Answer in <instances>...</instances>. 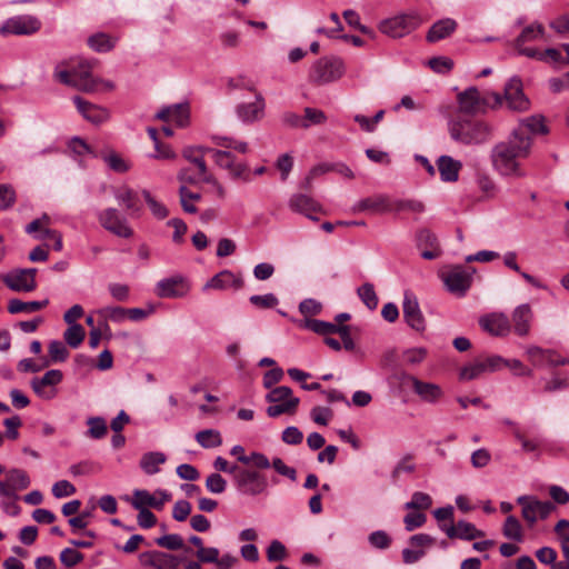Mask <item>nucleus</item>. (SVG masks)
<instances>
[{"mask_svg":"<svg viewBox=\"0 0 569 569\" xmlns=\"http://www.w3.org/2000/svg\"><path fill=\"white\" fill-rule=\"evenodd\" d=\"M521 134L520 131L511 132L506 141H501L492 148V167L502 177H527L521 160L529 157L532 139L523 138Z\"/></svg>","mask_w":569,"mask_h":569,"instance_id":"nucleus-1","label":"nucleus"},{"mask_svg":"<svg viewBox=\"0 0 569 569\" xmlns=\"http://www.w3.org/2000/svg\"><path fill=\"white\" fill-rule=\"evenodd\" d=\"M450 137L463 144H481L489 141L493 128L481 120H455L449 123Z\"/></svg>","mask_w":569,"mask_h":569,"instance_id":"nucleus-2","label":"nucleus"},{"mask_svg":"<svg viewBox=\"0 0 569 569\" xmlns=\"http://www.w3.org/2000/svg\"><path fill=\"white\" fill-rule=\"evenodd\" d=\"M266 401L270 406L266 409L268 417L278 418L282 415L292 416L297 412L300 399L293 396L291 388L279 386L266 395Z\"/></svg>","mask_w":569,"mask_h":569,"instance_id":"nucleus-3","label":"nucleus"},{"mask_svg":"<svg viewBox=\"0 0 569 569\" xmlns=\"http://www.w3.org/2000/svg\"><path fill=\"white\" fill-rule=\"evenodd\" d=\"M56 77L61 83L87 93L99 90V81L92 76L89 62H80L78 67L71 70L59 71L56 73Z\"/></svg>","mask_w":569,"mask_h":569,"instance_id":"nucleus-4","label":"nucleus"},{"mask_svg":"<svg viewBox=\"0 0 569 569\" xmlns=\"http://www.w3.org/2000/svg\"><path fill=\"white\" fill-rule=\"evenodd\" d=\"M345 73V64L340 58H321L311 68L309 78L316 84L337 81Z\"/></svg>","mask_w":569,"mask_h":569,"instance_id":"nucleus-5","label":"nucleus"},{"mask_svg":"<svg viewBox=\"0 0 569 569\" xmlns=\"http://www.w3.org/2000/svg\"><path fill=\"white\" fill-rule=\"evenodd\" d=\"M421 23L422 19L418 13H402L381 21L379 30L391 38H401L416 30Z\"/></svg>","mask_w":569,"mask_h":569,"instance_id":"nucleus-6","label":"nucleus"},{"mask_svg":"<svg viewBox=\"0 0 569 569\" xmlns=\"http://www.w3.org/2000/svg\"><path fill=\"white\" fill-rule=\"evenodd\" d=\"M100 226L119 238H131L133 230L127 218L116 208L109 207L97 212Z\"/></svg>","mask_w":569,"mask_h":569,"instance_id":"nucleus-7","label":"nucleus"},{"mask_svg":"<svg viewBox=\"0 0 569 569\" xmlns=\"http://www.w3.org/2000/svg\"><path fill=\"white\" fill-rule=\"evenodd\" d=\"M517 503L522 507V518L529 526H532L540 519H547L556 510L551 501H540L535 496H520Z\"/></svg>","mask_w":569,"mask_h":569,"instance_id":"nucleus-8","label":"nucleus"},{"mask_svg":"<svg viewBox=\"0 0 569 569\" xmlns=\"http://www.w3.org/2000/svg\"><path fill=\"white\" fill-rule=\"evenodd\" d=\"M475 269L455 266L441 273V278L449 292L462 297L466 295L472 282Z\"/></svg>","mask_w":569,"mask_h":569,"instance_id":"nucleus-9","label":"nucleus"},{"mask_svg":"<svg viewBox=\"0 0 569 569\" xmlns=\"http://www.w3.org/2000/svg\"><path fill=\"white\" fill-rule=\"evenodd\" d=\"M399 381L402 386H410L415 393L425 402L436 403L438 402L442 396L443 391L441 387L437 383L426 382L417 377L409 375L407 372H401L399 375Z\"/></svg>","mask_w":569,"mask_h":569,"instance_id":"nucleus-10","label":"nucleus"},{"mask_svg":"<svg viewBox=\"0 0 569 569\" xmlns=\"http://www.w3.org/2000/svg\"><path fill=\"white\" fill-rule=\"evenodd\" d=\"M238 492L247 497L263 495L268 490V480L264 475L253 469H248L237 477L233 483Z\"/></svg>","mask_w":569,"mask_h":569,"instance_id":"nucleus-11","label":"nucleus"},{"mask_svg":"<svg viewBox=\"0 0 569 569\" xmlns=\"http://www.w3.org/2000/svg\"><path fill=\"white\" fill-rule=\"evenodd\" d=\"M41 21L30 14L14 16L7 19L0 27L1 36H30L38 32Z\"/></svg>","mask_w":569,"mask_h":569,"instance_id":"nucleus-12","label":"nucleus"},{"mask_svg":"<svg viewBox=\"0 0 569 569\" xmlns=\"http://www.w3.org/2000/svg\"><path fill=\"white\" fill-rule=\"evenodd\" d=\"M178 181L181 183L179 187V197H180V204L182 209L187 213H196L197 207L192 203H189V200H196L199 201L201 199V194L197 192H192L188 189V184L194 186L199 182H202L200 174L197 176L192 174L188 168H182L178 174H177Z\"/></svg>","mask_w":569,"mask_h":569,"instance_id":"nucleus-13","label":"nucleus"},{"mask_svg":"<svg viewBox=\"0 0 569 569\" xmlns=\"http://www.w3.org/2000/svg\"><path fill=\"white\" fill-rule=\"evenodd\" d=\"M189 290V282L181 274L161 279L156 286V295L166 299L182 298Z\"/></svg>","mask_w":569,"mask_h":569,"instance_id":"nucleus-14","label":"nucleus"},{"mask_svg":"<svg viewBox=\"0 0 569 569\" xmlns=\"http://www.w3.org/2000/svg\"><path fill=\"white\" fill-rule=\"evenodd\" d=\"M62 378L63 375L60 370L51 369L41 378H33L30 385L38 397L50 400L56 397L57 391L54 387L62 381Z\"/></svg>","mask_w":569,"mask_h":569,"instance_id":"nucleus-15","label":"nucleus"},{"mask_svg":"<svg viewBox=\"0 0 569 569\" xmlns=\"http://www.w3.org/2000/svg\"><path fill=\"white\" fill-rule=\"evenodd\" d=\"M503 99L510 110L526 111L530 102L522 91V82L519 78H511L505 86Z\"/></svg>","mask_w":569,"mask_h":569,"instance_id":"nucleus-16","label":"nucleus"},{"mask_svg":"<svg viewBox=\"0 0 569 569\" xmlns=\"http://www.w3.org/2000/svg\"><path fill=\"white\" fill-rule=\"evenodd\" d=\"M37 269H21L12 271L3 278V282L13 291L29 292L36 289Z\"/></svg>","mask_w":569,"mask_h":569,"instance_id":"nucleus-17","label":"nucleus"},{"mask_svg":"<svg viewBox=\"0 0 569 569\" xmlns=\"http://www.w3.org/2000/svg\"><path fill=\"white\" fill-rule=\"evenodd\" d=\"M440 530L450 539L475 540L485 537V532L476 528V526L466 520H459L456 523H441Z\"/></svg>","mask_w":569,"mask_h":569,"instance_id":"nucleus-18","label":"nucleus"},{"mask_svg":"<svg viewBox=\"0 0 569 569\" xmlns=\"http://www.w3.org/2000/svg\"><path fill=\"white\" fill-rule=\"evenodd\" d=\"M459 110L466 114H476L485 111L488 101L476 87H469L457 96Z\"/></svg>","mask_w":569,"mask_h":569,"instance_id":"nucleus-19","label":"nucleus"},{"mask_svg":"<svg viewBox=\"0 0 569 569\" xmlns=\"http://www.w3.org/2000/svg\"><path fill=\"white\" fill-rule=\"evenodd\" d=\"M403 318L408 326H410L416 331H423L426 328L425 318L419 307V302L417 297L410 292L406 291L402 303Z\"/></svg>","mask_w":569,"mask_h":569,"instance_id":"nucleus-20","label":"nucleus"},{"mask_svg":"<svg viewBox=\"0 0 569 569\" xmlns=\"http://www.w3.org/2000/svg\"><path fill=\"white\" fill-rule=\"evenodd\" d=\"M170 498L171 495L164 490H157L154 495L149 493L147 490H136L133 492L132 507L141 509L148 506L161 510Z\"/></svg>","mask_w":569,"mask_h":569,"instance_id":"nucleus-21","label":"nucleus"},{"mask_svg":"<svg viewBox=\"0 0 569 569\" xmlns=\"http://www.w3.org/2000/svg\"><path fill=\"white\" fill-rule=\"evenodd\" d=\"M142 566L154 569H178L179 558L171 553L158 550L147 551L140 555Z\"/></svg>","mask_w":569,"mask_h":569,"instance_id":"nucleus-22","label":"nucleus"},{"mask_svg":"<svg viewBox=\"0 0 569 569\" xmlns=\"http://www.w3.org/2000/svg\"><path fill=\"white\" fill-rule=\"evenodd\" d=\"M266 102L260 93L256 94L253 102L239 103L236 108L238 118L244 123L259 121L264 116Z\"/></svg>","mask_w":569,"mask_h":569,"instance_id":"nucleus-23","label":"nucleus"},{"mask_svg":"<svg viewBox=\"0 0 569 569\" xmlns=\"http://www.w3.org/2000/svg\"><path fill=\"white\" fill-rule=\"evenodd\" d=\"M526 353L531 363L537 367H541L543 365L556 367L567 363V359L560 357L557 351L552 349H542L537 346H530L527 348Z\"/></svg>","mask_w":569,"mask_h":569,"instance_id":"nucleus-24","label":"nucleus"},{"mask_svg":"<svg viewBox=\"0 0 569 569\" xmlns=\"http://www.w3.org/2000/svg\"><path fill=\"white\" fill-rule=\"evenodd\" d=\"M156 118L164 122H173L178 127H186L189 122V106L187 103H177L163 107L156 114Z\"/></svg>","mask_w":569,"mask_h":569,"instance_id":"nucleus-25","label":"nucleus"},{"mask_svg":"<svg viewBox=\"0 0 569 569\" xmlns=\"http://www.w3.org/2000/svg\"><path fill=\"white\" fill-rule=\"evenodd\" d=\"M73 102L82 117L94 124L103 123L109 118L107 109L86 101L79 96L73 98Z\"/></svg>","mask_w":569,"mask_h":569,"instance_id":"nucleus-26","label":"nucleus"},{"mask_svg":"<svg viewBox=\"0 0 569 569\" xmlns=\"http://www.w3.org/2000/svg\"><path fill=\"white\" fill-rule=\"evenodd\" d=\"M208 152L212 153L214 162L223 169L229 170V173L233 178H240L247 171V166L241 162H236L234 157L230 151L207 149Z\"/></svg>","mask_w":569,"mask_h":569,"instance_id":"nucleus-27","label":"nucleus"},{"mask_svg":"<svg viewBox=\"0 0 569 569\" xmlns=\"http://www.w3.org/2000/svg\"><path fill=\"white\" fill-rule=\"evenodd\" d=\"M114 199L122 204L131 217L139 216L141 212V203L138 193L128 186H122L113 191Z\"/></svg>","mask_w":569,"mask_h":569,"instance_id":"nucleus-28","label":"nucleus"},{"mask_svg":"<svg viewBox=\"0 0 569 569\" xmlns=\"http://www.w3.org/2000/svg\"><path fill=\"white\" fill-rule=\"evenodd\" d=\"M480 327L492 336L503 337L510 331V322L503 313H493L479 321Z\"/></svg>","mask_w":569,"mask_h":569,"instance_id":"nucleus-29","label":"nucleus"},{"mask_svg":"<svg viewBox=\"0 0 569 569\" xmlns=\"http://www.w3.org/2000/svg\"><path fill=\"white\" fill-rule=\"evenodd\" d=\"M240 289L243 287V280L229 270H223L213 276L204 286L203 290L216 289L226 290L228 288Z\"/></svg>","mask_w":569,"mask_h":569,"instance_id":"nucleus-30","label":"nucleus"},{"mask_svg":"<svg viewBox=\"0 0 569 569\" xmlns=\"http://www.w3.org/2000/svg\"><path fill=\"white\" fill-rule=\"evenodd\" d=\"M533 313L531 307L528 303L518 306L512 312V325L515 332L525 337L530 331L531 321Z\"/></svg>","mask_w":569,"mask_h":569,"instance_id":"nucleus-31","label":"nucleus"},{"mask_svg":"<svg viewBox=\"0 0 569 569\" xmlns=\"http://www.w3.org/2000/svg\"><path fill=\"white\" fill-rule=\"evenodd\" d=\"M289 208L298 213L306 217H310V213L321 212L322 207L313 198L303 193L292 194L288 203Z\"/></svg>","mask_w":569,"mask_h":569,"instance_id":"nucleus-32","label":"nucleus"},{"mask_svg":"<svg viewBox=\"0 0 569 569\" xmlns=\"http://www.w3.org/2000/svg\"><path fill=\"white\" fill-rule=\"evenodd\" d=\"M353 211H370L372 213L391 212V200L389 197L378 194L361 199L355 207Z\"/></svg>","mask_w":569,"mask_h":569,"instance_id":"nucleus-33","label":"nucleus"},{"mask_svg":"<svg viewBox=\"0 0 569 569\" xmlns=\"http://www.w3.org/2000/svg\"><path fill=\"white\" fill-rule=\"evenodd\" d=\"M437 168L443 182H456L459 179L462 163L450 156H440L437 160Z\"/></svg>","mask_w":569,"mask_h":569,"instance_id":"nucleus-34","label":"nucleus"},{"mask_svg":"<svg viewBox=\"0 0 569 569\" xmlns=\"http://www.w3.org/2000/svg\"><path fill=\"white\" fill-rule=\"evenodd\" d=\"M457 29V22L453 19L446 18L435 22L429 29L426 39L428 42H438L449 37Z\"/></svg>","mask_w":569,"mask_h":569,"instance_id":"nucleus-35","label":"nucleus"},{"mask_svg":"<svg viewBox=\"0 0 569 569\" xmlns=\"http://www.w3.org/2000/svg\"><path fill=\"white\" fill-rule=\"evenodd\" d=\"M207 149L202 147H186L182 150V156L197 167L201 180H210V172L202 156L203 152H208Z\"/></svg>","mask_w":569,"mask_h":569,"instance_id":"nucleus-36","label":"nucleus"},{"mask_svg":"<svg viewBox=\"0 0 569 569\" xmlns=\"http://www.w3.org/2000/svg\"><path fill=\"white\" fill-rule=\"evenodd\" d=\"M520 131L523 138L531 139L530 134L547 133V127L543 122V118L540 116H531L522 119L517 128L512 132Z\"/></svg>","mask_w":569,"mask_h":569,"instance_id":"nucleus-37","label":"nucleus"},{"mask_svg":"<svg viewBox=\"0 0 569 569\" xmlns=\"http://www.w3.org/2000/svg\"><path fill=\"white\" fill-rule=\"evenodd\" d=\"M545 34V28L541 23H532L526 27L521 33L515 40V48L519 54H522V50H526L525 43L535 41L542 38Z\"/></svg>","mask_w":569,"mask_h":569,"instance_id":"nucleus-38","label":"nucleus"},{"mask_svg":"<svg viewBox=\"0 0 569 569\" xmlns=\"http://www.w3.org/2000/svg\"><path fill=\"white\" fill-rule=\"evenodd\" d=\"M48 305V299L41 301H22L19 299H11L8 305V311L12 315L21 312L31 313L46 308Z\"/></svg>","mask_w":569,"mask_h":569,"instance_id":"nucleus-39","label":"nucleus"},{"mask_svg":"<svg viewBox=\"0 0 569 569\" xmlns=\"http://www.w3.org/2000/svg\"><path fill=\"white\" fill-rule=\"evenodd\" d=\"M167 457L159 451L147 452L140 460V467L147 475H154L160 471L159 466L164 463Z\"/></svg>","mask_w":569,"mask_h":569,"instance_id":"nucleus-40","label":"nucleus"},{"mask_svg":"<svg viewBox=\"0 0 569 569\" xmlns=\"http://www.w3.org/2000/svg\"><path fill=\"white\" fill-rule=\"evenodd\" d=\"M117 38H112L104 32H98L88 39L91 49L98 52H108L116 46Z\"/></svg>","mask_w":569,"mask_h":569,"instance_id":"nucleus-41","label":"nucleus"},{"mask_svg":"<svg viewBox=\"0 0 569 569\" xmlns=\"http://www.w3.org/2000/svg\"><path fill=\"white\" fill-rule=\"evenodd\" d=\"M156 543L171 551L184 549L186 552H191V548L184 547V541L178 533L163 535L156 539Z\"/></svg>","mask_w":569,"mask_h":569,"instance_id":"nucleus-42","label":"nucleus"},{"mask_svg":"<svg viewBox=\"0 0 569 569\" xmlns=\"http://www.w3.org/2000/svg\"><path fill=\"white\" fill-rule=\"evenodd\" d=\"M196 440L203 448H217L222 445L221 435L214 429H206L197 432Z\"/></svg>","mask_w":569,"mask_h":569,"instance_id":"nucleus-43","label":"nucleus"},{"mask_svg":"<svg viewBox=\"0 0 569 569\" xmlns=\"http://www.w3.org/2000/svg\"><path fill=\"white\" fill-rule=\"evenodd\" d=\"M98 157H101L108 167L116 172L123 173L130 169V164L112 150L101 152Z\"/></svg>","mask_w":569,"mask_h":569,"instance_id":"nucleus-44","label":"nucleus"},{"mask_svg":"<svg viewBox=\"0 0 569 569\" xmlns=\"http://www.w3.org/2000/svg\"><path fill=\"white\" fill-rule=\"evenodd\" d=\"M89 427L86 435L91 439H102L108 432V426L102 417H89L87 419Z\"/></svg>","mask_w":569,"mask_h":569,"instance_id":"nucleus-45","label":"nucleus"},{"mask_svg":"<svg viewBox=\"0 0 569 569\" xmlns=\"http://www.w3.org/2000/svg\"><path fill=\"white\" fill-rule=\"evenodd\" d=\"M502 533L506 538L517 542H520L523 539L521 523L515 516H508L506 518Z\"/></svg>","mask_w":569,"mask_h":569,"instance_id":"nucleus-46","label":"nucleus"},{"mask_svg":"<svg viewBox=\"0 0 569 569\" xmlns=\"http://www.w3.org/2000/svg\"><path fill=\"white\" fill-rule=\"evenodd\" d=\"M7 481L14 491L24 490L30 486V478L28 473L18 468H13L8 471Z\"/></svg>","mask_w":569,"mask_h":569,"instance_id":"nucleus-47","label":"nucleus"},{"mask_svg":"<svg viewBox=\"0 0 569 569\" xmlns=\"http://www.w3.org/2000/svg\"><path fill=\"white\" fill-rule=\"evenodd\" d=\"M409 211L413 213H421L425 211V204L415 199H400L391 200V212Z\"/></svg>","mask_w":569,"mask_h":569,"instance_id":"nucleus-48","label":"nucleus"},{"mask_svg":"<svg viewBox=\"0 0 569 569\" xmlns=\"http://www.w3.org/2000/svg\"><path fill=\"white\" fill-rule=\"evenodd\" d=\"M305 326H306V328L310 329L311 331H313L318 335H322V336L337 333V331L340 327V325H336L332 322H327V321L318 320V319H307Z\"/></svg>","mask_w":569,"mask_h":569,"instance_id":"nucleus-49","label":"nucleus"},{"mask_svg":"<svg viewBox=\"0 0 569 569\" xmlns=\"http://www.w3.org/2000/svg\"><path fill=\"white\" fill-rule=\"evenodd\" d=\"M97 315L102 320H109L121 323L127 319L126 308L122 307H103L97 310Z\"/></svg>","mask_w":569,"mask_h":569,"instance_id":"nucleus-50","label":"nucleus"},{"mask_svg":"<svg viewBox=\"0 0 569 569\" xmlns=\"http://www.w3.org/2000/svg\"><path fill=\"white\" fill-rule=\"evenodd\" d=\"M522 56L540 61L551 60L552 62H560L562 60L560 51L553 48L546 49L543 52L536 49H526L522 50Z\"/></svg>","mask_w":569,"mask_h":569,"instance_id":"nucleus-51","label":"nucleus"},{"mask_svg":"<svg viewBox=\"0 0 569 569\" xmlns=\"http://www.w3.org/2000/svg\"><path fill=\"white\" fill-rule=\"evenodd\" d=\"M359 298L361 301L370 309L375 310L378 306V297L376 295L375 288L372 283H363L357 290Z\"/></svg>","mask_w":569,"mask_h":569,"instance_id":"nucleus-52","label":"nucleus"},{"mask_svg":"<svg viewBox=\"0 0 569 569\" xmlns=\"http://www.w3.org/2000/svg\"><path fill=\"white\" fill-rule=\"evenodd\" d=\"M84 336V329L81 327V325L78 323H73L72 326H70L63 333L66 342L71 348H78L83 341Z\"/></svg>","mask_w":569,"mask_h":569,"instance_id":"nucleus-53","label":"nucleus"},{"mask_svg":"<svg viewBox=\"0 0 569 569\" xmlns=\"http://www.w3.org/2000/svg\"><path fill=\"white\" fill-rule=\"evenodd\" d=\"M432 499L428 493L416 491L412 493L411 500L405 503V508L417 509V510H427L431 507Z\"/></svg>","mask_w":569,"mask_h":569,"instance_id":"nucleus-54","label":"nucleus"},{"mask_svg":"<svg viewBox=\"0 0 569 569\" xmlns=\"http://www.w3.org/2000/svg\"><path fill=\"white\" fill-rule=\"evenodd\" d=\"M142 196H143V198H144V200H146V203L148 204L149 209L151 210L152 214H153L157 219L162 220V219H164V218H167V217H168L169 211H168L167 207H166L163 203H161V202L157 201V200L152 197V194L150 193V191H148V190H142Z\"/></svg>","mask_w":569,"mask_h":569,"instance_id":"nucleus-55","label":"nucleus"},{"mask_svg":"<svg viewBox=\"0 0 569 569\" xmlns=\"http://www.w3.org/2000/svg\"><path fill=\"white\" fill-rule=\"evenodd\" d=\"M206 488L211 493L220 495L226 491L227 481L219 472H213L207 477Z\"/></svg>","mask_w":569,"mask_h":569,"instance_id":"nucleus-56","label":"nucleus"},{"mask_svg":"<svg viewBox=\"0 0 569 569\" xmlns=\"http://www.w3.org/2000/svg\"><path fill=\"white\" fill-rule=\"evenodd\" d=\"M83 558V555L73 548H64L59 556L60 562L67 568L77 566Z\"/></svg>","mask_w":569,"mask_h":569,"instance_id":"nucleus-57","label":"nucleus"},{"mask_svg":"<svg viewBox=\"0 0 569 569\" xmlns=\"http://www.w3.org/2000/svg\"><path fill=\"white\" fill-rule=\"evenodd\" d=\"M49 356L52 362H63L67 360L69 351L61 341L53 340L49 343Z\"/></svg>","mask_w":569,"mask_h":569,"instance_id":"nucleus-58","label":"nucleus"},{"mask_svg":"<svg viewBox=\"0 0 569 569\" xmlns=\"http://www.w3.org/2000/svg\"><path fill=\"white\" fill-rule=\"evenodd\" d=\"M287 557V549L284 545L279 540L270 542L267 549V559L270 562L281 561Z\"/></svg>","mask_w":569,"mask_h":569,"instance_id":"nucleus-59","label":"nucleus"},{"mask_svg":"<svg viewBox=\"0 0 569 569\" xmlns=\"http://www.w3.org/2000/svg\"><path fill=\"white\" fill-rule=\"evenodd\" d=\"M303 122L307 123V129L313 124H322L327 121L326 113L320 109L307 107L305 108Z\"/></svg>","mask_w":569,"mask_h":569,"instance_id":"nucleus-60","label":"nucleus"},{"mask_svg":"<svg viewBox=\"0 0 569 569\" xmlns=\"http://www.w3.org/2000/svg\"><path fill=\"white\" fill-rule=\"evenodd\" d=\"M416 240H417V246L420 249H423V248L436 249L438 247L437 237L435 236V233H432L428 229L419 230L417 232Z\"/></svg>","mask_w":569,"mask_h":569,"instance_id":"nucleus-61","label":"nucleus"},{"mask_svg":"<svg viewBox=\"0 0 569 569\" xmlns=\"http://www.w3.org/2000/svg\"><path fill=\"white\" fill-rule=\"evenodd\" d=\"M239 461L249 465L252 463L254 467L259 469H268L271 467V463L267 456L261 452H252L250 456H239Z\"/></svg>","mask_w":569,"mask_h":569,"instance_id":"nucleus-62","label":"nucleus"},{"mask_svg":"<svg viewBox=\"0 0 569 569\" xmlns=\"http://www.w3.org/2000/svg\"><path fill=\"white\" fill-rule=\"evenodd\" d=\"M220 551L216 547H204L197 550L196 556L198 562L201 563H214L217 565Z\"/></svg>","mask_w":569,"mask_h":569,"instance_id":"nucleus-63","label":"nucleus"},{"mask_svg":"<svg viewBox=\"0 0 569 569\" xmlns=\"http://www.w3.org/2000/svg\"><path fill=\"white\" fill-rule=\"evenodd\" d=\"M249 301L260 309H270L278 305V298L273 293L253 295L249 298Z\"/></svg>","mask_w":569,"mask_h":569,"instance_id":"nucleus-64","label":"nucleus"}]
</instances>
